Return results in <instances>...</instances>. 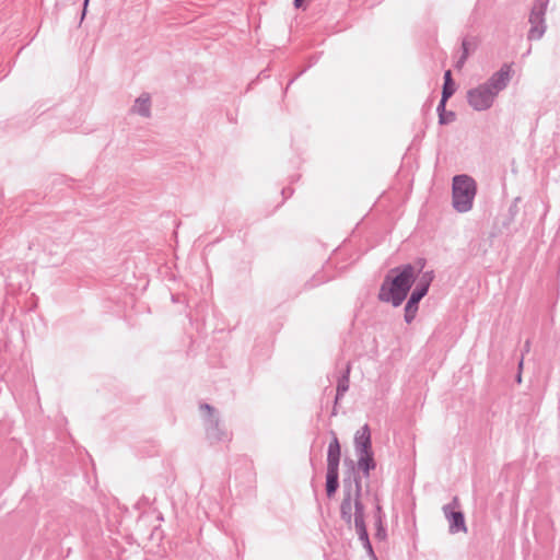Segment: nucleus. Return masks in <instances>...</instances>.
<instances>
[{
    "mask_svg": "<svg viewBox=\"0 0 560 560\" xmlns=\"http://www.w3.org/2000/svg\"><path fill=\"white\" fill-rule=\"evenodd\" d=\"M355 454L372 451L371 430L369 424L362 425L354 434Z\"/></svg>",
    "mask_w": 560,
    "mask_h": 560,
    "instance_id": "obj_11",
    "label": "nucleus"
},
{
    "mask_svg": "<svg viewBox=\"0 0 560 560\" xmlns=\"http://www.w3.org/2000/svg\"><path fill=\"white\" fill-rule=\"evenodd\" d=\"M357 455V465L358 469L363 472L364 477L370 476V471L374 470L376 467V463L373 457V451L365 452V453H359Z\"/></svg>",
    "mask_w": 560,
    "mask_h": 560,
    "instance_id": "obj_12",
    "label": "nucleus"
},
{
    "mask_svg": "<svg viewBox=\"0 0 560 560\" xmlns=\"http://www.w3.org/2000/svg\"><path fill=\"white\" fill-rule=\"evenodd\" d=\"M302 2H303V0H294L295 8H300Z\"/></svg>",
    "mask_w": 560,
    "mask_h": 560,
    "instance_id": "obj_27",
    "label": "nucleus"
},
{
    "mask_svg": "<svg viewBox=\"0 0 560 560\" xmlns=\"http://www.w3.org/2000/svg\"><path fill=\"white\" fill-rule=\"evenodd\" d=\"M455 120V113L454 112H446L444 114L440 115L439 122L441 125L450 124Z\"/></svg>",
    "mask_w": 560,
    "mask_h": 560,
    "instance_id": "obj_17",
    "label": "nucleus"
},
{
    "mask_svg": "<svg viewBox=\"0 0 560 560\" xmlns=\"http://www.w3.org/2000/svg\"><path fill=\"white\" fill-rule=\"evenodd\" d=\"M202 410L208 411V417L205 421L206 436L211 443L230 442L232 433L225 430L221 423L219 416L215 413L213 407L209 404L200 406Z\"/></svg>",
    "mask_w": 560,
    "mask_h": 560,
    "instance_id": "obj_6",
    "label": "nucleus"
},
{
    "mask_svg": "<svg viewBox=\"0 0 560 560\" xmlns=\"http://www.w3.org/2000/svg\"><path fill=\"white\" fill-rule=\"evenodd\" d=\"M422 267L421 264L420 268L417 269L413 265L407 264L392 269L390 272L395 276L385 278L378 292V299L382 302L390 303L394 307L400 306Z\"/></svg>",
    "mask_w": 560,
    "mask_h": 560,
    "instance_id": "obj_1",
    "label": "nucleus"
},
{
    "mask_svg": "<svg viewBox=\"0 0 560 560\" xmlns=\"http://www.w3.org/2000/svg\"><path fill=\"white\" fill-rule=\"evenodd\" d=\"M377 530H376V537L378 539H384L386 537L385 528L382 525V520L378 517V522H376Z\"/></svg>",
    "mask_w": 560,
    "mask_h": 560,
    "instance_id": "obj_19",
    "label": "nucleus"
},
{
    "mask_svg": "<svg viewBox=\"0 0 560 560\" xmlns=\"http://www.w3.org/2000/svg\"><path fill=\"white\" fill-rule=\"evenodd\" d=\"M361 495L362 485L360 478H354L353 482L345 483L340 515L348 525H351L352 521L354 522V517H357V503L363 505Z\"/></svg>",
    "mask_w": 560,
    "mask_h": 560,
    "instance_id": "obj_4",
    "label": "nucleus"
},
{
    "mask_svg": "<svg viewBox=\"0 0 560 560\" xmlns=\"http://www.w3.org/2000/svg\"><path fill=\"white\" fill-rule=\"evenodd\" d=\"M363 544V547L368 550V552L372 556H374L372 545L370 542V539H366Z\"/></svg>",
    "mask_w": 560,
    "mask_h": 560,
    "instance_id": "obj_20",
    "label": "nucleus"
},
{
    "mask_svg": "<svg viewBox=\"0 0 560 560\" xmlns=\"http://www.w3.org/2000/svg\"><path fill=\"white\" fill-rule=\"evenodd\" d=\"M448 98H450V93H448V91H447V92H445V93H442V98H441V101H440V103H439V105H438V108H436V109H438V113H439V116H440L441 114L446 113V110H445V105H446V102H447V100H448Z\"/></svg>",
    "mask_w": 560,
    "mask_h": 560,
    "instance_id": "obj_18",
    "label": "nucleus"
},
{
    "mask_svg": "<svg viewBox=\"0 0 560 560\" xmlns=\"http://www.w3.org/2000/svg\"><path fill=\"white\" fill-rule=\"evenodd\" d=\"M331 441L327 450V472H326V492L328 497L336 493L339 487V463H340V444L335 432H331Z\"/></svg>",
    "mask_w": 560,
    "mask_h": 560,
    "instance_id": "obj_3",
    "label": "nucleus"
},
{
    "mask_svg": "<svg viewBox=\"0 0 560 560\" xmlns=\"http://www.w3.org/2000/svg\"><path fill=\"white\" fill-rule=\"evenodd\" d=\"M549 4V0H535L530 12L528 22L530 24V28L527 33V38L529 40H538L540 39L547 30L546 24V12Z\"/></svg>",
    "mask_w": 560,
    "mask_h": 560,
    "instance_id": "obj_5",
    "label": "nucleus"
},
{
    "mask_svg": "<svg viewBox=\"0 0 560 560\" xmlns=\"http://www.w3.org/2000/svg\"><path fill=\"white\" fill-rule=\"evenodd\" d=\"M354 527L359 539L362 542L369 539V534L365 526L364 505H360L359 503H357V517H354Z\"/></svg>",
    "mask_w": 560,
    "mask_h": 560,
    "instance_id": "obj_13",
    "label": "nucleus"
},
{
    "mask_svg": "<svg viewBox=\"0 0 560 560\" xmlns=\"http://www.w3.org/2000/svg\"><path fill=\"white\" fill-rule=\"evenodd\" d=\"M522 366H523V359L518 363V368L522 369Z\"/></svg>",
    "mask_w": 560,
    "mask_h": 560,
    "instance_id": "obj_28",
    "label": "nucleus"
},
{
    "mask_svg": "<svg viewBox=\"0 0 560 560\" xmlns=\"http://www.w3.org/2000/svg\"><path fill=\"white\" fill-rule=\"evenodd\" d=\"M89 1L90 0H84V3H83V11H82V18L83 19L85 16V13H86V9H88V5H89Z\"/></svg>",
    "mask_w": 560,
    "mask_h": 560,
    "instance_id": "obj_25",
    "label": "nucleus"
},
{
    "mask_svg": "<svg viewBox=\"0 0 560 560\" xmlns=\"http://www.w3.org/2000/svg\"><path fill=\"white\" fill-rule=\"evenodd\" d=\"M442 511L448 522V532L451 534L467 533L468 528L466 526L465 516L463 512L459 511V500L457 497H454L452 502L445 504Z\"/></svg>",
    "mask_w": 560,
    "mask_h": 560,
    "instance_id": "obj_8",
    "label": "nucleus"
},
{
    "mask_svg": "<svg viewBox=\"0 0 560 560\" xmlns=\"http://www.w3.org/2000/svg\"><path fill=\"white\" fill-rule=\"evenodd\" d=\"M476 194L477 184L472 177L465 174L453 177L452 205L457 212L465 213L470 211Z\"/></svg>",
    "mask_w": 560,
    "mask_h": 560,
    "instance_id": "obj_2",
    "label": "nucleus"
},
{
    "mask_svg": "<svg viewBox=\"0 0 560 560\" xmlns=\"http://www.w3.org/2000/svg\"><path fill=\"white\" fill-rule=\"evenodd\" d=\"M497 95L485 84H480L467 92L468 104L478 112L490 108Z\"/></svg>",
    "mask_w": 560,
    "mask_h": 560,
    "instance_id": "obj_9",
    "label": "nucleus"
},
{
    "mask_svg": "<svg viewBox=\"0 0 560 560\" xmlns=\"http://www.w3.org/2000/svg\"><path fill=\"white\" fill-rule=\"evenodd\" d=\"M350 370H351V366L350 364L348 363L346 365V369L342 373V375L339 377L338 380V384H337V393H336V398H335V404L338 402V400L347 393V390L349 389V375H350Z\"/></svg>",
    "mask_w": 560,
    "mask_h": 560,
    "instance_id": "obj_15",
    "label": "nucleus"
},
{
    "mask_svg": "<svg viewBox=\"0 0 560 560\" xmlns=\"http://www.w3.org/2000/svg\"><path fill=\"white\" fill-rule=\"evenodd\" d=\"M467 57L468 56H466V54H463L459 60L457 61V67H462L465 63Z\"/></svg>",
    "mask_w": 560,
    "mask_h": 560,
    "instance_id": "obj_22",
    "label": "nucleus"
},
{
    "mask_svg": "<svg viewBox=\"0 0 560 560\" xmlns=\"http://www.w3.org/2000/svg\"><path fill=\"white\" fill-rule=\"evenodd\" d=\"M381 514H382V509H381V506L377 504V505H376V514H375L376 522H378V517L382 520Z\"/></svg>",
    "mask_w": 560,
    "mask_h": 560,
    "instance_id": "obj_24",
    "label": "nucleus"
},
{
    "mask_svg": "<svg viewBox=\"0 0 560 560\" xmlns=\"http://www.w3.org/2000/svg\"><path fill=\"white\" fill-rule=\"evenodd\" d=\"M132 112L142 117H150L151 101L149 94H142L135 101Z\"/></svg>",
    "mask_w": 560,
    "mask_h": 560,
    "instance_id": "obj_14",
    "label": "nucleus"
},
{
    "mask_svg": "<svg viewBox=\"0 0 560 560\" xmlns=\"http://www.w3.org/2000/svg\"><path fill=\"white\" fill-rule=\"evenodd\" d=\"M467 57L468 56H466V54H463L459 60L457 61V67H462L465 63Z\"/></svg>",
    "mask_w": 560,
    "mask_h": 560,
    "instance_id": "obj_23",
    "label": "nucleus"
},
{
    "mask_svg": "<svg viewBox=\"0 0 560 560\" xmlns=\"http://www.w3.org/2000/svg\"><path fill=\"white\" fill-rule=\"evenodd\" d=\"M463 54H466L468 56V42L465 39L462 43Z\"/></svg>",
    "mask_w": 560,
    "mask_h": 560,
    "instance_id": "obj_21",
    "label": "nucleus"
},
{
    "mask_svg": "<svg viewBox=\"0 0 560 560\" xmlns=\"http://www.w3.org/2000/svg\"><path fill=\"white\" fill-rule=\"evenodd\" d=\"M524 348H525V351H526V352H528V351H529V348H530V341H529V340H527V341L525 342Z\"/></svg>",
    "mask_w": 560,
    "mask_h": 560,
    "instance_id": "obj_26",
    "label": "nucleus"
},
{
    "mask_svg": "<svg viewBox=\"0 0 560 560\" xmlns=\"http://www.w3.org/2000/svg\"><path fill=\"white\" fill-rule=\"evenodd\" d=\"M516 380H517V382H518V383L521 382V373H518V375H517V378H516Z\"/></svg>",
    "mask_w": 560,
    "mask_h": 560,
    "instance_id": "obj_29",
    "label": "nucleus"
},
{
    "mask_svg": "<svg viewBox=\"0 0 560 560\" xmlns=\"http://www.w3.org/2000/svg\"><path fill=\"white\" fill-rule=\"evenodd\" d=\"M450 93V97L454 94L455 92V86H454V82L452 80V74H451V71L447 70L445 73H444V85H443V90H442V93H445L447 92Z\"/></svg>",
    "mask_w": 560,
    "mask_h": 560,
    "instance_id": "obj_16",
    "label": "nucleus"
},
{
    "mask_svg": "<svg viewBox=\"0 0 560 560\" xmlns=\"http://www.w3.org/2000/svg\"><path fill=\"white\" fill-rule=\"evenodd\" d=\"M433 280V272L427 271L424 272L417 282L415 290L411 292V295L405 306V320L410 324L418 312V303L420 300L427 295L430 284Z\"/></svg>",
    "mask_w": 560,
    "mask_h": 560,
    "instance_id": "obj_7",
    "label": "nucleus"
},
{
    "mask_svg": "<svg viewBox=\"0 0 560 560\" xmlns=\"http://www.w3.org/2000/svg\"><path fill=\"white\" fill-rule=\"evenodd\" d=\"M512 65L504 63L499 71L494 72L485 84L498 95L503 91L511 80Z\"/></svg>",
    "mask_w": 560,
    "mask_h": 560,
    "instance_id": "obj_10",
    "label": "nucleus"
}]
</instances>
